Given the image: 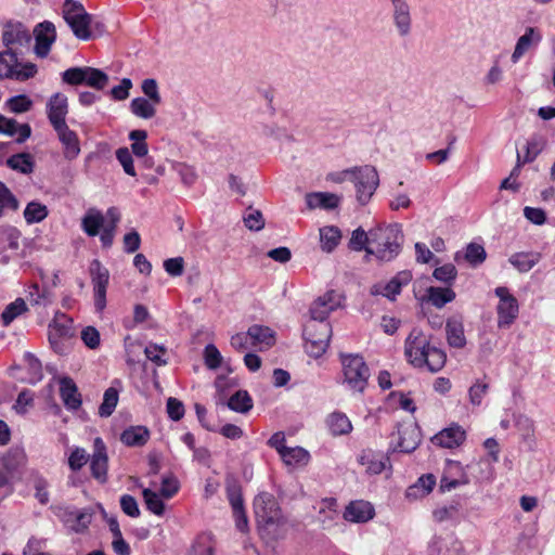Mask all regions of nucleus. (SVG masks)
<instances>
[{
    "label": "nucleus",
    "instance_id": "nucleus-15",
    "mask_svg": "<svg viewBox=\"0 0 555 555\" xmlns=\"http://www.w3.org/2000/svg\"><path fill=\"white\" fill-rule=\"evenodd\" d=\"M35 53L39 57H46L50 50L51 46L56 39V29L52 22L44 21L39 23L35 29Z\"/></svg>",
    "mask_w": 555,
    "mask_h": 555
},
{
    "label": "nucleus",
    "instance_id": "nucleus-23",
    "mask_svg": "<svg viewBox=\"0 0 555 555\" xmlns=\"http://www.w3.org/2000/svg\"><path fill=\"white\" fill-rule=\"evenodd\" d=\"M398 444L400 452L410 453L414 451L421 442V433L417 426L413 424L398 427Z\"/></svg>",
    "mask_w": 555,
    "mask_h": 555
},
{
    "label": "nucleus",
    "instance_id": "nucleus-34",
    "mask_svg": "<svg viewBox=\"0 0 555 555\" xmlns=\"http://www.w3.org/2000/svg\"><path fill=\"white\" fill-rule=\"evenodd\" d=\"M338 516L336 499H324L320 504L318 514V520L323 525V528L332 527L338 519Z\"/></svg>",
    "mask_w": 555,
    "mask_h": 555
},
{
    "label": "nucleus",
    "instance_id": "nucleus-17",
    "mask_svg": "<svg viewBox=\"0 0 555 555\" xmlns=\"http://www.w3.org/2000/svg\"><path fill=\"white\" fill-rule=\"evenodd\" d=\"M31 40L29 30L21 23H8L3 27L2 42L7 50L13 49L15 46H27Z\"/></svg>",
    "mask_w": 555,
    "mask_h": 555
},
{
    "label": "nucleus",
    "instance_id": "nucleus-37",
    "mask_svg": "<svg viewBox=\"0 0 555 555\" xmlns=\"http://www.w3.org/2000/svg\"><path fill=\"white\" fill-rule=\"evenodd\" d=\"M447 340L452 348H464L466 338L464 335V326L462 322L456 320H448L446 324Z\"/></svg>",
    "mask_w": 555,
    "mask_h": 555
},
{
    "label": "nucleus",
    "instance_id": "nucleus-59",
    "mask_svg": "<svg viewBox=\"0 0 555 555\" xmlns=\"http://www.w3.org/2000/svg\"><path fill=\"white\" fill-rule=\"evenodd\" d=\"M88 460L87 451L83 448L76 447L68 457V466L73 472H78L87 464Z\"/></svg>",
    "mask_w": 555,
    "mask_h": 555
},
{
    "label": "nucleus",
    "instance_id": "nucleus-44",
    "mask_svg": "<svg viewBox=\"0 0 555 555\" xmlns=\"http://www.w3.org/2000/svg\"><path fill=\"white\" fill-rule=\"evenodd\" d=\"M227 405L238 413H247L253 408V399L246 390H237L230 396Z\"/></svg>",
    "mask_w": 555,
    "mask_h": 555
},
{
    "label": "nucleus",
    "instance_id": "nucleus-51",
    "mask_svg": "<svg viewBox=\"0 0 555 555\" xmlns=\"http://www.w3.org/2000/svg\"><path fill=\"white\" fill-rule=\"evenodd\" d=\"M118 403V391L114 387H109L105 390L103 396V402L99 408V414L102 417H108L113 414Z\"/></svg>",
    "mask_w": 555,
    "mask_h": 555
},
{
    "label": "nucleus",
    "instance_id": "nucleus-19",
    "mask_svg": "<svg viewBox=\"0 0 555 555\" xmlns=\"http://www.w3.org/2000/svg\"><path fill=\"white\" fill-rule=\"evenodd\" d=\"M412 280V273L410 271H401L397 273L388 283L385 285L376 284L371 288L372 295H382L389 299L400 294L403 285H406Z\"/></svg>",
    "mask_w": 555,
    "mask_h": 555
},
{
    "label": "nucleus",
    "instance_id": "nucleus-58",
    "mask_svg": "<svg viewBox=\"0 0 555 555\" xmlns=\"http://www.w3.org/2000/svg\"><path fill=\"white\" fill-rule=\"evenodd\" d=\"M85 67H70L62 73L63 82L70 86L85 85Z\"/></svg>",
    "mask_w": 555,
    "mask_h": 555
},
{
    "label": "nucleus",
    "instance_id": "nucleus-64",
    "mask_svg": "<svg viewBox=\"0 0 555 555\" xmlns=\"http://www.w3.org/2000/svg\"><path fill=\"white\" fill-rule=\"evenodd\" d=\"M120 507L126 515L132 518H137L141 514L137 500L130 494L120 496Z\"/></svg>",
    "mask_w": 555,
    "mask_h": 555
},
{
    "label": "nucleus",
    "instance_id": "nucleus-31",
    "mask_svg": "<svg viewBox=\"0 0 555 555\" xmlns=\"http://www.w3.org/2000/svg\"><path fill=\"white\" fill-rule=\"evenodd\" d=\"M541 260V254L538 251L515 253L508 258V262L520 273L530 271Z\"/></svg>",
    "mask_w": 555,
    "mask_h": 555
},
{
    "label": "nucleus",
    "instance_id": "nucleus-22",
    "mask_svg": "<svg viewBox=\"0 0 555 555\" xmlns=\"http://www.w3.org/2000/svg\"><path fill=\"white\" fill-rule=\"evenodd\" d=\"M93 518L91 508L66 511L63 520L67 528L76 533L85 532Z\"/></svg>",
    "mask_w": 555,
    "mask_h": 555
},
{
    "label": "nucleus",
    "instance_id": "nucleus-4",
    "mask_svg": "<svg viewBox=\"0 0 555 555\" xmlns=\"http://www.w3.org/2000/svg\"><path fill=\"white\" fill-rule=\"evenodd\" d=\"M62 16L76 38L85 41L91 38L93 16L86 11L82 3L77 0H64Z\"/></svg>",
    "mask_w": 555,
    "mask_h": 555
},
{
    "label": "nucleus",
    "instance_id": "nucleus-9",
    "mask_svg": "<svg viewBox=\"0 0 555 555\" xmlns=\"http://www.w3.org/2000/svg\"><path fill=\"white\" fill-rule=\"evenodd\" d=\"M391 23L396 33L401 38H406L412 33V9L408 0H390Z\"/></svg>",
    "mask_w": 555,
    "mask_h": 555
},
{
    "label": "nucleus",
    "instance_id": "nucleus-53",
    "mask_svg": "<svg viewBox=\"0 0 555 555\" xmlns=\"http://www.w3.org/2000/svg\"><path fill=\"white\" fill-rule=\"evenodd\" d=\"M487 253L482 245L469 243L465 250V259L472 266H478L486 260Z\"/></svg>",
    "mask_w": 555,
    "mask_h": 555
},
{
    "label": "nucleus",
    "instance_id": "nucleus-56",
    "mask_svg": "<svg viewBox=\"0 0 555 555\" xmlns=\"http://www.w3.org/2000/svg\"><path fill=\"white\" fill-rule=\"evenodd\" d=\"M545 141L542 137H532L526 145V155L524 163L533 162L537 156L543 151Z\"/></svg>",
    "mask_w": 555,
    "mask_h": 555
},
{
    "label": "nucleus",
    "instance_id": "nucleus-42",
    "mask_svg": "<svg viewBox=\"0 0 555 555\" xmlns=\"http://www.w3.org/2000/svg\"><path fill=\"white\" fill-rule=\"evenodd\" d=\"M20 208V202L12 191L0 181V218L9 212H15Z\"/></svg>",
    "mask_w": 555,
    "mask_h": 555
},
{
    "label": "nucleus",
    "instance_id": "nucleus-2",
    "mask_svg": "<svg viewBox=\"0 0 555 555\" xmlns=\"http://www.w3.org/2000/svg\"><path fill=\"white\" fill-rule=\"evenodd\" d=\"M254 513L261 535L278 539L285 531L286 519L275 498L261 492L254 499Z\"/></svg>",
    "mask_w": 555,
    "mask_h": 555
},
{
    "label": "nucleus",
    "instance_id": "nucleus-52",
    "mask_svg": "<svg viewBox=\"0 0 555 555\" xmlns=\"http://www.w3.org/2000/svg\"><path fill=\"white\" fill-rule=\"evenodd\" d=\"M8 108L14 114L28 112L33 106V101L26 94H18L8 99Z\"/></svg>",
    "mask_w": 555,
    "mask_h": 555
},
{
    "label": "nucleus",
    "instance_id": "nucleus-24",
    "mask_svg": "<svg viewBox=\"0 0 555 555\" xmlns=\"http://www.w3.org/2000/svg\"><path fill=\"white\" fill-rule=\"evenodd\" d=\"M358 461L365 467V472L371 475L380 474L389 465V457L387 455L371 449L363 450Z\"/></svg>",
    "mask_w": 555,
    "mask_h": 555
},
{
    "label": "nucleus",
    "instance_id": "nucleus-46",
    "mask_svg": "<svg viewBox=\"0 0 555 555\" xmlns=\"http://www.w3.org/2000/svg\"><path fill=\"white\" fill-rule=\"evenodd\" d=\"M281 459L286 465H306L310 460V454L301 447L287 448Z\"/></svg>",
    "mask_w": 555,
    "mask_h": 555
},
{
    "label": "nucleus",
    "instance_id": "nucleus-30",
    "mask_svg": "<svg viewBox=\"0 0 555 555\" xmlns=\"http://www.w3.org/2000/svg\"><path fill=\"white\" fill-rule=\"evenodd\" d=\"M149 439L150 430L141 425L130 426L120 435V441L127 447H142Z\"/></svg>",
    "mask_w": 555,
    "mask_h": 555
},
{
    "label": "nucleus",
    "instance_id": "nucleus-7",
    "mask_svg": "<svg viewBox=\"0 0 555 555\" xmlns=\"http://www.w3.org/2000/svg\"><path fill=\"white\" fill-rule=\"evenodd\" d=\"M353 173L352 183L356 189L357 199L361 205H365L378 188V172L375 167L364 165L353 167Z\"/></svg>",
    "mask_w": 555,
    "mask_h": 555
},
{
    "label": "nucleus",
    "instance_id": "nucleus-57",
    "mask_svg": "<svg viewBox=\"0 0 555 555\" xmlns=\"http://www.w3.org/2000/svg\"><path fill=\"white\" fill-rule=\"evenodd\" d=\"M244 223L250 231H259L264 227V219L260 210L249 207L244 215Z\"/></svg>",
    "mask_w": 555,
    "mask_h": 555
},
{
    "label": "nucleus",
    "instance_id": "nucleus-8",
    "mask_svg": "<svg viewBox=\"0 0 555 555\" xmlns=\"http://www.w3.org/2000/svg\"><path fill=\"white\" fill-rule=\"evenodd\" d=\"M225 491L229 503L232 507L235 526L241 532H246L248 530V519L244 508V500L240 481L234 477H227Z\"/></svg>",
    "mask_w": 555,
    "mask_h": 555
},
{
    "label": "nucleus",
    "instance_id": "nucleus-13",
    "mask_svg": "<svg viewBox=\"0 0 555 555\" xmlns=\"http://www.w3.org/2000/svg\"><path fill=\"white\" fill-rule=\"evenodd\" d=\"M462 542L453 533L434 535L428 543V555H462Z\"/></svg>",
    "mask_w": 555,
    "mask_h": 555
},
{
    "label": "nucleus",
    "instance_id": "nucleus-27",
    "mask_svg": "<svg viewBox=\"0 0 555 555\" xmlns=\"http://www.w3.org/2000/svg\"><path fill=\"white\" fill-rule=\"evenodd\" d=\"M60 396L68 410H78L81 406V396L74 380L70 377H63L60 380Z\"/></svg>",
    "mask_w": 555,
    "mask_h": 555
},
{
    "label": "nucleus",
    "instance_id": "nucleus-43",
    "mask_svg": "<svg viewBox=\"0 0 555 555\" xmlns=\"http://www.w3.org/2000/svg\"><path fill=\"white\" fill-rule=\"evenodd\" d=\"M49 215L48 207L38 202L31 201L29 202L23 212L24 219L27 224L39 223L43 221Z\"/></svg>",
    "mask_w": 555,
    "mask_h": 555
},
{
    "label": "nucleus",
    "instance_id": "nucleus-47",
    "mask_svg": "<svg viewBox=\"0 0 555 555\" xmlns=\"http://www.w3.org/2000/svg\"><path fill=\"white\" fill-rule=\"evenodd\" d=\"M461 511V504L459 502H451L447 505L438 506L433 512L434 520L437 522H444L455 520Z\"/></svg>",
    "mask_w": 555,
    "mask_h": 555
},
{
    "label": "nucleus",
    "instance_id": "nucleus-26",
    "mask_svg": "<svg viewBox=\"0 0 555 555\" xmlns=\"http://www.w3.org/2000/svg\"><path fill=\"white\" fill-rule=\"evenodd\" d=\"M74 335L73 320L65 314H56L49 326V340L56 346L63 338H70Z\"/></svg>",
    "mask_w": 555,
    "mask_h": 555
},
{
    "label": "nucleus",
    "instance_id": "nucleus-38",
    "mask_svg": "<svg viewBox=\"0 0 555 555\" xmlns=\"http://www.w3.org/2000/svg\"><path fill=\"white\" fill-rule=\"evenodd\" d=\"M247 332L253 346L261 345L268 348L275 341L274 332L268 326L255 324Z\"/></svg>",
    "mask_w": 555,
    "mask_h": 555
},
{
    "label": "nucleus",
    "instance_id": "nucleus-6",
    "mask_svg": "<svg viewBox=\"0 0 555 555\" xmlns=\"http://www.w3.org/2000/svg\"><path fill=\"white\" fill-rule=\"evenodd\" d=\"M344 383L357 392H363L370 377V370L359 354H340Z\"/></svg>",
    "mask_w": 555,
    "mask_h": 555
},
{
    "label": "nucleus",
    "instance_id": "nucleus-41",
    "mask_svg": "<svg viewBox=\"0 0 555 555\" xmlns=\"http://www.w3.org/2000/svg\"><path fill=\"white\" fill-rule=\"evenodd\" d=\"M436 485V478L431 474L424 475L418 480L408 488L406 498L417 499L427 495L434 489Z\"/></svg>",
    "mask_w": 555,
    "mask_h": 555
},
{
    "label": "nucleus",
    "instance_id": "nucleus-20",
    "mask_svg": "<svg viewBox=\"0 0 555 555\" xmlns=\"http://www.w3.org/2000/svg\"><path fill=\"white\" fill-rule=\"evenodd\" d=\"M63 145L64 157L73 160L80 154V143L75 131L69 129L67 125L53 128Z\"/></svg>",
    "mask_w": 555,
    "mask_h": 555
},
{
    "label": "nucleus",
    "instance_id": "nucleus-29",
    "mask_svg": "<svg viewBox=\"0 0 555 555\" xmlns=\"http://www.w3.org/2000/svg\"><path fill=\"white\" fill-rule=\"evenodd\" d=\"M0 133L9 137L18 134L16 142H25L31 134V128L28 124L18 125L15 119L7 118L0 114Z\"/></svg>",
    "mask_w": 555,
    "mask_h": 555
},
{
    "label": "nucleus",
    "instance_id": "nucleus-14",
    "mask_svg": "<svg viewBox=\"0 0 555 555\" xmlns=\"http://www.w3.org/2000/svg\"><path fill=\"white\" fill-rule=\"evenodd\" d=\"M90 469L94 479L101 483L107 481L108 456L103 440L98 437L93 442V453L90 459Z\"/></svg>",
    "mask_w": 555,
    "mask_h": 555
},
{
    "label": "nucleus",
    "instance_id": "nucleus-61",
    "mask_svg": "<svg viewBox=\"0 0 555 555\" xmlns=\"http://www.w3.org/2000/svg\"><path fill=\"white\" fill-rule=\"evenodd\" d=\"M204 359H205L206 366L210 370L218 369L222 362V356H221L220 351L212 344H208L205 347Z\"/></svg>",
    "mask_w": 555,
    "mask_h": 555
},
{
    "label": "nucleus",
    "instance_id": "nucleus-32",
    "mask_svg": "<svg viewBox=\"0 0 555 555\" xmlns=\"http://www.w3.org/2000/svg\"><path fill=\"white\" fill-rule=\"evenodd\" d=\"M306 204L309 209H334L339 204V197L333 193L315 192L306 195Z\"/></svg>",
    "mask_w": 555,
    "mask_h": 555
},
{
    "label": "nucleus",
    "instance_id": "nucleus-1",
    "mask_svg": "<svg viewBox=\"0 0 555 555\" xmlns=\"http://www.w3.org/2000/svg\"><path fill=\"white\" fill-rule=\"evenodd\" d=\"M431 336L420 327H414L404 343V356L415 367L426 366L430 372H439L446 364V352L430 344Z\"/></svg>",
    "mask_w": 555,
    "mask_h": 555
},
{
    "label": "nucleus",
    "instance_id": "nucleus-25",
    "mask_svg": "<svg viewBox=\"0 0 555 555\" xmlns=\"http://www.w3.org/2000/svg\"><path fill=\"white\" fill-rule=\"evenodd\" d=\"M466 438L465 430L457 424H453L448 428L442 429L434 436L433 442L443 448H455L461 446Z\"/></svg>",
    "mask_w": 555,
    "mask_h": 555
},
{
    "label": "nucleus",
    "instance_id": "nucleus-55",
    "mask_svg": "<svg viewBox=\"0 0 555 555\" xmlns=\"http://www.w3.org/2000/svg\"><path fill=\"white\" fill-rule=\"evenodd\" d=\"M167 350L164 346L157 344H149L144 348V353L149 360L155 363L158 366L166 365L167 361L164 359Z\"/></svg>",
    "mask_w": 555,
    "mask_h": 555
},
{
    "label": "nucleus",
    "instance_id": "nucleus-62",
    "mask_svg": "<svg viewBox=\"0 0 555 555\" xmlns=\"http://www.w3.org/2000/svg\"><path fill=\"white\" fill-rule=\"evenodd\" d=\"M141 89L147 100H151L154 103L160 104L162 96H160V93L158 90L157 81L155 79H153V78L144 79L142 81Z\"/></svg>",
    "mask_w": 555,
    "mask_h": 555
},
{
    "label": "nucleus",
    "instance_id": "nucleus-49",
    "mask_svg": "<svg viewBox=\"0 0 555 555\" xmlns=\"http://www.w3.org/2000/svg\"><path fill=\"white\" fill-rule=\"evenodd\" d=\"M142 495H143L146 508L151 513H153L157 516L164 515L165 504L158 493H156L155 491H153L149 488H145L142 491Z\"/></svg>",
    "mask_w": 555,
    "mask_h": 555
},
{
    "label": "nucleus",
    "instance_id": "nucleus-60",
    "mask_svg": "<svg viewBox=\"0 0 555 555\" xmlns=\"http://www.w3.org/2000/svg\"><path fill=\"white\" fill-rule=\"evenodd\" d=\"M116 158L119 164L122 166L124 171L131 176L135 177L137 172L133 166V158L131 152L127 147H120L116 151Z\"/></svg>",
    "mask_w": 555,
    "mask_h": 555
},
{
    "label": "nucleus",
    "instance_id": "nucleus-63",
    "mask_svg": "<svg viewBox=\"0 0 555 555\" xmlns=\"http://www.w3.org/2000/svg\"><path fill=\"white\" fill-rule=\"evenodd\" d=\"M456 269L452 263H447L434 270V278L443 283H452L456 278Z\"/></svg>",
    "mask_w": 555,
    "mask_h": 555
},
{
    "label": "nucleus",
    "instance_id": "nucleus-39",
    "mask_svg": "<svg viewBox=\"0 0 555 555\" xmlns=\"http://www.w3.org/2000/svg\"><path fill=\"white\" fill-rule=\"evenodd\" d=\"M159 105L158 103H154L151 100H147L146 98H134L130 102V111L131 113L143 119H151L156 115V106Z\"/></svg>",
    "mask_w": 555,
    "mask_h": 555
},
{
    "label": "nucleus",
    "instance_id": "nucleus-40",
    "mask_svg": "<svg viewBox=\"0 0 555 555\" xmlns=\"http://www.w3.org/2000/svg\"><path fill=\"white\" fill-rule=\"evenodd\" d=\"M426 293L428 301L439 309L455 299V293L450 287L442 288L430 286L427 288Z\"/></svg>",
    "mask_w": 555,
    "mask_h": 555
},
{
    "label": "nucleus",
    "instance_id": "nucleus-11",
    "mask_svg": "<svg viewBox=\"0 0 555 555\" xmlns=\"http://www.w3.org/2000/svg\"><path fill=\"white\" fill-rule=\"evenodd\" d=\"M91 281L94 292V306L101 312L106 307V288L109 281V272L101 262L94 259L90 266Z\"/></svg>",
    "mask_w": 555,
    "mask_h": 555
},
{
    "label": "nucleus",
    "instance_id": "nucleus-48",
    "mask_svg": "<svg viewBox=\"0 0 555 555\" xmlns=\"http://www.w3.org/2000/svg\"><path fill=\"white\" fill-rule=\"evenodd\" d=\"M108 82V76L101 69L86 66L85 85L96 90H103Z\"/></svg>",
    "mask_w": 555,
    "mask_h": 555
},
{
    "label": "nucleus",
    "instance_id": "nucleus-35",
    "mask_svg": "<svg viewBox=\"0 0 555 555\" xmlns=\"http://www.w3.org/2000/svg\"><path fill=\"white\" fill-rule=\"evenodd\" d=\"M104 224L103 214L95 209L90 208L81 220V228L89 236H96Z\"/></svg>",
    "mask_w": 555,
    "mask_h": 555
},
{
    "label": "nucleus",
    "instance_id": "nucleus-54",
    "mask_svg": "<svg viewBox=\"0 0 555 555\" xmlns=\"http://www.w3.org/2000/svg\"><path fill=\"white\" fill-rule=\"evenodd\" d=\"M349 246L353 250H362L371 246V231L366 233L363 229L358 228L352 232Z\"/></svg>",
    "mask_w": 555,
    "mask_h": 555
},
{
    "label": "nucleus",
    "instance_id": "nucleus-3",
    "mask_svg": "<svg viewBox=\"0 0 555 555\" xmlns=\"http://www.w3.org/2000/svg\"><path fill=\"white\" fill-rule=\"evenodd\" d=\"M402 234L397 224L371 230V246L366 254L375 255L382 261L392 260L401 248Z\"/></svg>",
    "mask_w": 555,
    "mask_h": 555
},
{
    "label": "nucleus",
    "instance_id": "nucleus-21",
    "mask_svg": "<svg viewBox=\"0 0 555 555\" xmlns=\"http://www.w3.org/2000/svg\"><path fill=\"white\" fill-rule=\"evenodd\" d=\"M542 40V34L535 27H528L524 35H521L515 46L511 61L516 64L533 47H537Z\"/></svg>",
    "mask_w": 555,
    "mask_h": 555
},
{
    "label": "nucleus",
    "instance_id": "nucleus-10",
    "mask_svg": "<svg viewBox=\"0 0 555 555\" xmlns=\"http://www.w3.org/2000/svg\"><path fill=\"white\" fill-rule=\"evenodd\" d=\"M345 297L334 289L318 297L310 306V319L327 322L331 312L343 306Z\"/></svg>",
    "mask_w": 555,
    "mask_h": 555
},
{
    "label": "nucleus",
    "instance_id": "nucleus-5",
    "mask_svg": "<svg viewBox=\"0 0 555 555\" xmlns=\"http://www.w3.org/2000/svg\"><path fill=\"white\" fill-rule=\"evenodd\" d=\"M38 73L35 63L20 60L13 49L0 52V80L26 81Z\"/></svg>",
    "mask_w": 555,
    "mask_h": 555
},
{
    "label": "nucleus",
    "instance_id": "nucleus-50",
    "mask_svg": "<svg viewBox=\"0 0 555 555\" xmlns=\"http://www.w3.org/2000/svg\"><path fill=\"white\" fill-rule=\"evenodd\" d=\"M26 310V304L22 298H17L13 302L9 304L1 314L3 325L8 326Z\"/></svg>",
    "mask_w": 555,
    "mask_h": 555
},
{
    "label": "nucleus",
    "instance_id": "nucleus-28",
    "mask_svg": "<svg viewBox=\"0 0 555 555\" xmlns=\"http://www.w3.org/2000/svg\"><path fill=\"white\" fill-rule=\"evenodd\" d=\"M320 330V337H304L306 351L313 358H319L326 351L332 336L331 325H321Z\"/></svg>",
    "mask_w": 555,
    "mask_h": 555
},
{
    "label": "nucleus",
    "instance_id": "nucleus-12",
    "mask_svg": "<svg viewBox=\"0 0 555 555\" xmlns=\"http://www.w3.org/2000/svg\"><path fill=\"white\" fill-rule=\"evenodd\" d=\"M495 295L500 298L498 311V326L508 327L517 318L519 307L517 299L509 294L506 287H496Z\"/></svg>",
    "mask_w": 555,
    "mask_h": 555
},
{
    "label": "nucleus",
    "instance_id": "nucleus-18",
    "mask_svg": "<svg viewBox=\"0 0 555 555\" xmlns=\"http://www.w3.org/2000/svg\"><path fill=\"white\" fill-rule=\"evenodd\" d=\"M375 515L373 505L363 500L350 502L343 514L345 520L354 524H363L370 521Z\"/></svg>",
    "mask_w": 555,
    "mask_h": 555
},
{
    "label": "nucleus",
    "instance_id": "nucleus-36",
    "mask_svg": "<svg viewBox=\"0 0 555 555\" xmlns=\"http://www.w3.org/2000/svg\"><path fill=\"white\" fill-rule=\"evenodd\" d=\"M341 232L335 225H326L320 229V245L325 253H332L340 243Z\"/></svg>",
    "mask_w": 555,
    "mask_h": 555
},
{
    "label": "nucleus",
    "instance_id": "nucleus-16",
    "mask_svg": "<svg viewBox=\"0 0 555 555\" xmlns=\"http://www.w3.org/2000/svg\"><path fill=\"white\" fill-rule=\"evenodd\" d=\"M46 109L47 117L52 128L67 125L66 116L68 114V99L64 93L56 92L51 95L47 102Z\"/></svg>",
    "mask_w": 555,
    "mask_h": 555
},
{
    "label": "nucleus",
    "instance_id": "nucleus-45",
    "mask_svg": "<svg viewBox=\"0 0 555 555\" xmlns=\"http://www.w3.org/2000/svg\"><path fill=\"white\" fill-rule=\"evenodd\" d=\"M7 165L21 173H30L34 170V160L30 154L20 153L8 158Z\"/></svg>",
    "mask_w": 555,
    "mask_h": 555
},
{
    "label": "nucleus",
    "instance_id": "nucleus-33",
    "mask_svg": "<svg viewBox=\"0 0 555 555\" xmlns=\"http://www.w3.org/2000/svg\"><path fill=\"white\" fill-rule=\"evenodd\" d=\"M327 428L333 436L348 435L352 430V424L348 416L341 412H333L326 418Z\"/></svg>",
    "mask_w": 555,
    "mask_h": 555
}]
</instances>
